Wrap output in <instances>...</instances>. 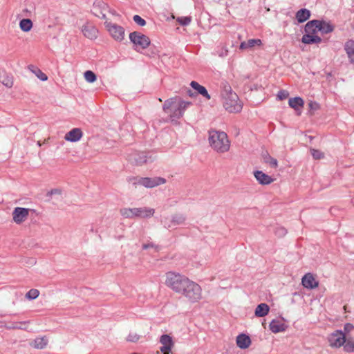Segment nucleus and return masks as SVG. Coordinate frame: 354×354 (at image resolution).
Instances as JSON below:
<instances>
[{
  "label": "nucleus",
  "mask_w": 354,
  "mask_h": 354,
  "mask_svg": "<svg viewBox=\"0 0 354 354\" xmlns=\"http://www.w3.org/2000/svg\"><path fill=\"white\" fill-rule=\"evenodd\" d=\"M165 285L176 293L195 303L202 298L201 287L185 275L175 272L166 273Z\"/></svg>",
  "instance_id": "1"
},
{
  "label": "nucleus",
  "mask_w": 354,
  "mask_h": 354,
  "mask_svg": "<svg viewBox=\"0 0 354 354\" xmlns=\"http://www.w3.org/2000/svg\"><path fill=\"white\" fill-rule=\"evenodd\" d=\"M221 88L225 109L230 113L240 112L242 110L243 104L239 101L237 94L232 91L229 83L226 81L222 82Z\"/></svg>",
  "instance_id": "2"
},
{
  "label": "nucleus",
  "mask_w": 354,
  "mask_h": 354,
  "mask_svg": "<svg viewBox=\"0 0 354 354\" xmlns=\"http://www.w3.org/2000/svg\"><path fill=\"white\" fill-rule=\"evenodd\" d=\"M208 140L210 147L218 153H223L230 149V142L224 131L209 130Z\"/></svg>",
  "instance_id": "3"
},
{
  "label": "nucleus",
  "mask_w": 354,
  "mask_h": 354,
  "mask_svg": "<svg viewBox=\"0 0 354 354\" xmlns=\"http://www.w3.org/2000/svg\"><path fill=\"white\" fill-rule=\"evenodd\" d=\"M177 104L176 108H175L173 112L170 114V118L172 121L177 120L183 117L185 111L192 105L191 102H187L182 100L178 96H175L167 100L162 106L163 111L166 113L168 112L169 109L174 106V104Z\"/></svg>",
  "instance_id": "4"
},
{
  "label": "nucleus",
  "mask_w": 354,
  "mask_h": 354,
  "mask_svg": "<svg viewBox=\"0 0 354 354\" xmlns=\"http://www.w3.org/2000/svg\"><path fill=\"white\" fill-rule=\"evenodd\" d=\"M127 181L131 183L135 187H137L138 185H142L147 188H153L166 183V180L162 177H129L127 178Z\"/></svg>",
  "instance_id": "5"
},
{
  "label": "nucleus",
  "mask_w": 354,
  "mask_h": 354,
  "mask_svg": "<svg viewBox=\"0 0 354 354\" xmlns=\"http://www.w3.org/2000/svg\"><path fill=\"white\" fill-rule=\"evenodd\" d=\"M129 39L133 44V49L137 52L146 49L151 43L149 37L138 31L131 32Z\"/></svg>",
  "instance_id": "6"
},
{
  "label": "nucleus",
  "mask_w": 354,
  "mask_h": 354,
  "mask_svg": "<svg viewBox=\"0 0 354 354\" xmlns=\"http://www.w3.org/2000/svg\"><path fill=\"white\" fill-rule=\"evenodd\" d=\"M104 24L115 40L121 41L124 39V28L122 26L108 21H105Z\"/></svg>",
  "instance_id": "7"
},
{
  "label": "nucleus",
  "mask_w": 354,
  "mask_h": 354,
  "mask_svg": "<svg viewBox=\"0 0 354 354\" xmlns=\"http://www.w3.org/2000/svg\"><path fill=\"white\" fill-rule=\"evenodd\" d=\"M329 345L331 347L339 348L342 346L346 342L344 333L339 330H335L330 334L328 338Z\"/></svg>",
  "instance_id": "8"
},
{
  "label": "nucleus",
  "mask_w": 354,
  "mask_h": 354,
  "mask_svg": "<svg viewBox=\"0 0 354 354\" xmlns=\"http://www.w3.org/2000/svg\"><path fill=\"white\" fill-rule=\"evenodd\" d=\"M29 209L24 207H17L12 212V219L17 224H21L28 216Z\"/></svg>",
  "instance_id": "9"
},
{
  "label": "nucleus",
  "mask_w": 354,
  "mask_h": 354,
  "mask_svg": "<svg viewBox=\"0 0 354 354\" xmlns=\"http://www.w3.org/2000/svg\"><path fill=\"white\" fill-rule=\"evenodd\" d=\"M186 221V216L182 214H176L171 216L170 221L165 218L164 221L165 227L167 229L174 228L175 226L183 224Z\"/></svg>",
  "instance_id": "10"
},
{
  "label": "nucleus",
  "mask_w": 354,
  "mask_h": 354,
  "mask_svg": "<svg viewBox=\"0 0 354 354\" xmlns=\"http://www.w3.org/2000/svg\"><path fill=\"white\" fill-rule=\"evenodd\" d=\"M107 8L108 6L106 3L102 1H97L94 2L91 12L95 16L105 19L106 17L104 11Z\"/></svg>",
  "instance_id": "11"
},
{
  "label": "nucleus",
  "mask_w": 354,
  "mask_h": 354,
  "mask_svg": "<svg viewBox=\"0 0 354 354\" xmlns=\"http://www.w3.org/2000/svg\"><path fill=\"white\" fill-rule=\"evenodd\" d=\"M129 160L136 165H142L144 163H147L148 161V158L145 152H134L129 155L128 158Z\"/></svg>",
  "instance_id": "12"
},
{
  "label": "nucleus",
  "mask_w": 354,
  "mask_h": 354,
  "mask_svg": "<svg viewBox=\"0 0 354 354\" xmlns=\"http://www.w3.org/2000/svg\"><path fill=\"white\" fill-rule=\"evenodd\" d=\"M154 209L149 207L133 208V215L135 217L148 218L153 215Z\"/></svg>",
  "instance_id": "13"
},
{
  "label": "nucleus",
  "mask_w": 354,
  "mask_h": 354,
  "mask_svg": "<svg viewBox=\"0 0 354 354\" xmlns=\"http://www.w3.org/2000/svg\"><path fill=\"white\" fill-rule=\"evenodd\" d=\"M82 32L84 35L89 39H94L97 38L98 33L97 29L94 26L88 23L82 26Z\"/></svg>",
  "instance_id": "14"
},
{
  "label": "nucleus",
  "mask_w": 354,
  "mask_h": 354,
  "mask_svg": "<svg viewBox=\"0 0 354 354\" xmlns=\"http://www.w3.org/2000/svg\"><path fill=\"white\" fill-rule=\"evenodd\" d=\"M254 176L259 183L263 185H270L274 181L271 176L263 173L262 171H255Z\"/></svg>",
  "instance_id": "15"
},
{
  "label": "nucleus",
  "mask_w": 354,
  "mask_h": 354,
  "mask_svg": "<svg viewBox=\"0 0 354 354\" xmlns=\"http://www.w3.org/2000/svg\"><path fill=\"white\" fill-rule=\"evenodd\" d=\"M82 137V131L79 128H74L65 135V140L72 142H77Z\"/></svg>",
  "instance_id": "16"
},
{
  "label": "nucleus",
  "mask_w": 354,
  "mask_h": 354,
  "mask_svg": "<svg viewBox=\"0 0 354 354\" xmlns=\"http://www.w3.org/2000/svg\"><path fill=\"white\" fill-rule=\"evenodd\" d=\"M344 49L347 55L349 62L354 64V40L348 39L346 41L344 45Z\"/></svg>",
  "instance_id": "17"
},
{
  "label": "nucleus",
  "mask_w": 354,
  "mask_h": 354,
  "mask_svg": "<svg viewBox=\"0 0 354 354\" xmlns=\"http://www.w3.org/2000/svg\"><path fill=\"white\" fill-rule=\"evenodd\" d=\"M302 285L308 289H313L318 286V282L313 277V274L308 273L306 274L301 280Z\"/></svg>",
  "instance_id": "18"
},
{
  "label": "nucleus",
  "mask_w": 354,
  "mask_h": 354,
  "mask_svg": "<svg viewBox=\"0 0 354 354\" xmlns=\"http://www.w3.org/2000/svg\"><path fill=\"white\" fill-rule=\"evenodd\" d=\"M289 106L296 111H299L298 115L301 114V109L304 107V101L300 97H291L288 100Z\"/></svg>",
  "instance_id": "19"
},
{
  "label": "nucleus",
  "mask_w": 354,
  "mask_h": 354,
  "mask_svg": "<svg viewBox=\"0 0 354 354\" xmlns=\"http://www.w3.org/2000/svg\"><path fill=\"white\" fill-rule=\"evenodd\" d=\"M317 25L319 31L322 34L332 32L335 29V26L330 22L324 20H318Z\"/></svg>",
  "instance_id": "20"
},
{
  "label": "nucleus",
  "mask_w": 354,
  "mask_h": 354,
  "mask_svg": "<svg viewBox=\"0 0 354 354\" xmlns=\"http://www.w3.org/2000/svg\"><path fill=\"white\" fill-rule=\"evenodd\" d=\"M269 328L272 333H277L285 331L287 326L281 321L273 319L270 323Z\"/></svg>",
  "instance_id": "21"
},
{
  "label": "nucleus",
  "mask_w": 354,
  "mask_h": 354,
  "mask_svg": "<svg viewBox=\"0 0 354 354\" xmlns=\"http://www.w3.org/2000/svg\"><path fill=\"white\" fill-rule=\"evenodd\" d=\"M251 344V339L248 335L240 334L236 337V344L242 349L247 348Z\"/></svg>",
  "instance_id": "22"
},
{
  "label": "nucleus",
  "mask_w": 354,
  "mask_h": 354,
  "mask_svg": "<svg viewBox=\"0 0 354 354\" xmlns=\"http://www.w3.org/2000/svg\"><path fill=\"white\" fill-rule=\"evenodd\" d=\"M317 23L318 19H313L307 22L304 28L305 33L316 35V33L319 31Z\"/></svg>",
  "instance_id": "23"
},
{
  "label": "nucleus",
  "mask_w": 354,
  "mask_h": 354,
  "mask_svg": "<svg viewBox=\"0 0 354 354\" xmlns=\"http://www.w3.org/2000/svg\"><path fill=\"white\" fill-rule=\"evenodd\" d=\"M322 38L317 35L305 33L301 37V42L306 44H319Z\"/></svg>",
  "instance_id": "24"
},
{
  "label": "nucleus",
  "mask_w": 354,
  "mask_h": 354,
  "mask_svg": "<svg viewBox=\"0 0 354 354\" xmlns=\"http://www.w3.org/2000/svg\"><path fill=\"white\" fill-rule=\"evenodd\" d=\"M310 17V12L306 8L299 10L295 15L296 19L299 23H303L308 20Z\"/></svg>",
  "instance_id": "25"
},
{
  "label": "nucleus",
  "mask_w": 354,
  "mask_h": 354,
  "mask_svg": "<svg viewBox=\"0 0 354 354\" xmlns=\"http://www.w3.org/2000/svg\"><path fill=\"white\" fill-rule=\"evenodd\" d=\"M190 86L196 91H197L198 93L201 94L203 97H205L206 99L209 100L211 98L210 95H209L207 89L203 86L199 84L198 82L195 81H192L190 83Z\"/></svg>",
  "instance_id": "26"
},
{
  "label": "nucleus",
  "mask_w": 354,
  "mask_h": 354,
  "mask_svg": "<svg viewBox=\"0 0 354 354\" xmlns=\"http://www.w3.org/2000/svg\"><path fill=\"white\" fill-rule=\"evenodd\" d=\"M269 310L270 307L267 304L261 303L257 306L254 314L258 317H262L268 315Z\"/></svg>",
  "instance_id": "27"
},
{
  "label": "nucleus",
  "mask_w": 354,
  "mask_h": 354,
  "mask_svg": "<svg viewBox=\"0 0 354 354\" xmlns=\"http://www.w3.org/2000/svg\"><path fill=\"white\" fill-rule=\"evenodd\" d=\"M262 44L261 40L259 39H250L247 41H243L240 44V49L245 50L247 48H251L254 46H261Z\"/></svg>",
  "instance_id": "28"
},
{
  "label": "nucleus",
  "mask_w": 354,
  "mask_h": 354,
  "mask_svg": "<svg viewBox=\"0 0 354 354\" xmlns=\"http://www.w3.org/2000/svg\"><path fill=\"white\" fill-rule=\"evenodd\" d=\"M28 68L41 81H46L48 80L47 75L44 73L39 68L35 67L33 65L28 66Z\"/></svg>",
  "instance_id": "29"
},
{
  "label": "nucleus",
  "mask_w": 354,
  "mask_h": 354,
  "mask_svg": "<svg viewBox=\"0 0 354 354\" xmlns=\"http://www.w3.org/2000/svg\"><path fill=\"white\" fill-rule=\"evenodd\" d=\"M19 27L24 32H28L32 27V22L30 19H23L19 22Z\"/></svg>",
  "instance_id": "30"
},
{
  "label": "nucleus",
  "mask_w": 354,
  "mask_h": 354,
  "mask_svg": "<svg viewBox=\"0 0 354 354\" xmlns=\"http://www.w3.org/2000/svg\"><path fill=\"white\" fill-rule=\"evenodd\" d=\"M0 82L6 87L10 88L13 85L12 77L6 74L0 75Z\"/></svg>",
  "instance_id": "31"
},
{
  "label": "nucleus",
  "mask_w": 354,
  "mask_h": 354,
  "mask_svg": "<svg viewBox=\"0 0 354 354\" xmlns=\"http://www.w3.org/2000/svg\"><path fill=\"white\" fill-rule=\"evenodd\" d=\"M48 344V340L45 337L36 338L34 341V347L38 349L44 348Z\"/></svg>",
  "instance_id": "32"
},
{
  "label": "nucleus",
  "mask_w": 354,
  "mask_h": 354,
  "mask_svg": "<svg viewBox=\"0 0 354 354\" xmlns=\"http://www.w3.org/2000/svg\"><path fill=\"white\" fill-rule=\"evenodd\" d=\"M160 342L162 344V346H167L170 347L174 346L172 338L169 335L165 334L161 335Z\"/></svg>",
  "instance_id": "33"
},
{
  "label": "nucleus",
  "mask_w": 354,
  "mask_h": 354,
  "mask_svg": "<svg viewBox=\"0 0 354 354\" xmlns=\"http://www.w3.org/2000/svg\"><path fill=\"white\" fill-rule=\"evenodd\" d=\"M264 162L270 165L272 168H277L278 166L277 160L267 154L263 158Z\"/></svg>",
  "instance_id": "34"
},
{
  "label": "nucleus",
  "mask_w": 354,
  "mask_h": 354,
  "mask_svg": "<svg viewBox=\"0 0 354 354\" xmlns=\"http://www.w3.org/2000/svg\"><path fill=\"white\" fill-rule=\"evenodd\" d=\"M120 214L127 218H133V208H122L120 211Z\"/></svg>",
  "instance_id": "35"
},
{
  "label": "nucleus",
  "mask_w": 354,
  "mask_h": 354,
  "mask_svg": "<svg viewBox=\"0 0 354 354\" xmlns=\"http://www.w3.org/2000/svg\"><path fill=\"white\" fill-rule=\"evenodd\" d=\"M39 291L37 289H30L26 294V298L30 300L35 299L38 297Z\"/></svg>",
  "instance_id": "36"
},
{
  "label": "nucleus",
  "mask_w": 354,
  "mask_h": 354,
  "mask_svg": "<svg viewBox=\"0 0 354 354\" xmlns=\"http://www.w3.org/2000/svg\"><path fill=\"white\" fill-rule=\"evenodd\" d=\"M84 78L89 83H93L96 80L95 74L91 71H86L84 73Z\"/></svg>",
  "instance_id": "37"
},
{
  "label": "nucleus",
  "mask_w": 354,
  "mask_h": 354,
  "mask_svg": "<svg viewBox=\"0 0 354 354\" xmlns=\"http://www.w3.org/2000/svg\"><path fill=\"white\" fill-rule=\"evenodd\" d=\"M308 108H309V113L310 115H313L314 112L317 110H318L320 108L319 104L315 101H310L308 103Z\"/></svg>",
  "instance_id": "38"
},
{
  "label": "nucleus",
  "mask_w": 354,
  "mask_h": 354,
  "mask_svg": "<svg viewBox=\"0 0 354 354\" xmlns=\"http://www.w3.org/2000/svg\"><path fill=\"white\" fill-rule=\"evenodd\" d=\"M179 24H180L181 26H187L190 24V22L192 21V17L188 16V17H178L177 18V20H176Z\"/></svg>",
  "instance_id": "39"
},
{
  "label": "nucleus",
  "mask_w": 354,
  "mask_h": 354,
  "mask_svg": "<svg viewBox=\"0 0 354 354\" xmlns=\"http://www.w3.org/2000/svg\"><path fill=\"white\" fill-rule=\"evenodd\" d=\"M310 152L313 157L316 160L322 159L324 156V153L318 149H312Z\"/></svg>",
  "instance_id": "40"
},
{
  "label": "nucleus",
  "mask_w": 354,
  "mask_h": 354,
  "mask_svg": "<svg viewBox=\"0 0 354 354\" xmlns=\"http://www.w3.org/2000/svg\"><path fill=\"white\" fill-rule=\"evenodd\" d=\"M133 19L136 24L140 26H144L146 24V21L139 15H134Z\"/></svg>",
  "instance_id": "41"
},
{
  "label": "nucleus",
  "mask_w": 354,
  "mask_h": 354,
  "mask_svg": "<svg viewBox=\"0 0 354 354\" xmlns=\"http://www.w3.org/2000/svg\"><path fill=\"white\" fill-rule=\"evenodd\" d=\"M274 233L277 236L282 237L286 234L287 230L283 227H278L275 229Z\"/></svg>",
  "instance_id": "42"
},
{
  "label": "nucleus",
  "mask_w": 354,
  "mask_h": 354,
  "mask_svg": "<svg viewBox=\"0 0 354 354\" xmlns=\"http://www.w3.org/2000/svg\"><path fill=\"white\" fill-rule=\"evenodd\" d=\"M289 95V93L286 90H281L277 93V98L279 100H283L286 99Z\"/></svg>",
  "instance_id": "43"
},
{
  "label": "nucleus",
  "mask_w": 354,
  "mask_h": 354,
  "mask_svg": "<svg viewBox=\"0 0 354 354\" xmlns=\"http://www.w3.org/2000/svg\"><path fill=\"white\" fill-rule=\"evenodd\" d=\"M139 339L140 336L136 333H130L127 338V341L131 342H136Z\"/></svg>",
  "instance_id": "44"
},
{
  "label": "nucleus",
  "mask_w": 354,
  "mask_h": 354,
  "mask_svg": "<svg viewBox=\"0 0 354 354\" xmlns=\"http://www.w3.org/2000/svg\"><path fill=\"white\" fill-rule=\"evenodd\" d=\"M61 194H62V190L60 189H53L50 191L47 192L46 196L50 197L51 196H53L54 194L59 195Z\"/></svg>",
  "instance_id": "45"
},
{
  "label": "nucleus",
  "mask_w": 354,
  "mask_h": 354,
  "mask_svg": "<svg viewBox=\"0 0 354 354\" xmlns=\"http://www.w3.org/2000/svg\"><path fill=\"white\" fill-rule=\"evenodd\" d=\"M354 329V326L352 324L346 323L344 326V330L346 333H349Z\"/></svg>",
  "instance_id": "46"
},
{
  "label": "nucleus",
  "mask_w": 354,
  "mask_h": 354,
  "mask_svg": "<svg viewBox=\"0 0 354 354\" xmlns=\"http://www.w3.org/2000/svg\"><path fill=\"white\" fill-rule=\"evenodd\" d=\"M344 348L346 351H354V343L353 342H347L344 346Z\"/></svg>",
  "instance_id": "47"
},
{
  "label": "nucleus",
  "mask_w": 354,
  "mask_h": 354,
  "mask_svg": "<svg viewBox=\"0 0 354 354\" xmlns=\"http://www.w3.org/2000/svg\"><path fill=\"white\" fill-rule=\"evenodd\" d=\"M155 248L156 249H158V246L155 245L153 243H145V244H143L142 245V249L143 250H147L148 248Z\"/></svg>",
  "instance_id": "48"
},
{
  "label": "nucleus",
  "mask_w": 354,
  "mask_h": 354,
  "mask_svg": "<svg viewBox=\"0 0 354 354\" xmlns=\"http://www.w3.org/2000/svg\"><path fill=\"white\" fill-rule=\"evenodd\" d=\"M28 323V322H21L16 323V325L17 326L16 329H24L25 328L23 327V326L26 325Z\"/></svg>",
  "instance_id": "49"
},
{
  "label": "nucleus",
  "mask_w": 354,
  "mask_h": 354,
  "mask_svg": "<svg viewBox=\"0 0 354 354\" xmlns=\"http://www.w3.org/2000/svg\"><path fill=\"white\" fill-rule=\"evenodd\" d=\"M172 347L167 346H162L160 347V351L162 353H165L166 351H171Z\"/></svg>",
  "instance_id": "50"
},
{
  "label": "nucleus",
  "mask_w": 354,
  "mask_h": 354,
  "mask_svg": "<svg viewBox=\"0 0 354 354\" xmlns=\"http://www.w3.org/2000/svg\"><path fill=\"white\" fill-rule=\"evenodd\" d=\"M17 326L16 325V323L11 324L10 325L8 326L7 328L9 329H16Z\"/></svg>",
  "instance_id": "51"
},
{
  "label": "nucleus",
  "mask_w": 354,
  "mask_h": 354,
  "mask_svg": "<svg viewBox=\"0 0 354 354\" xmlns=\"http://www.w3.org/2000/svg\"><path fill=\"white\" fill-rule=\"evenodd\" d=\"M227 55V50H225L224 51H222L220 54H219V56L221 57H223V56H226Z\"/></svg>",
  "instance_id": "52"
},
{
  "label": "nucleus",
  "mask_w": 354,
  "mask_h": 354,
  "mask_svg": "<svg viewBox=\"0 0 354 354\" xmlns=\"http://www.w3.org/2000/svg\"><path fill=\"white\" fill-rule=\"evenodd\" d=\"M187 95H189L191 97L194 95L193 93L192 92V91L190 89H187Z\"/></svg>",
  "instance_id": "53"
},
{
  "label": "nucleus",
  "mask_w": 354,
  "mask_h": 354,
  "mask_svg": "<svg viewBox=\"0 0 354 354\" xmlns=\"http://www.w3.org/2000/svg\"><path fill=\"white\" fill-rule=\"evenodd\" d=\"M171 351H166L165 353H162V354H169Z\"/></svg>",
  "instance_id": "54"
},
{
  "label": "nucleus",
  "mask_w": 354,
  "mask_h": 354,
  "mask_svg": "<svg viewBox=\"0 0 354 354\" xmlns=\"http://www.w3.org/2000/svg\"><path fill=\"white\" fill-rule=\"evenodd\" d=\"M37 145L40 147V146L41 145V142H40V141H38V142H37Z\"/></svg>",
  "instance_id": "55"
},
{
  "label": "nucleus",
  "mask_w": 354,
  "mask_h": 354,
  "mask_svg": "<svg viewBox=\"0 0 354 354\" xmlns=\"http://www.w3.org/2000/svg\"><path fill=\"white\" fill-rule=\"evenodd\" d=\"M32 263H35V261L34 259H32Z\"/></svg>",
  "instance_id": "56"
}]
</instances>
